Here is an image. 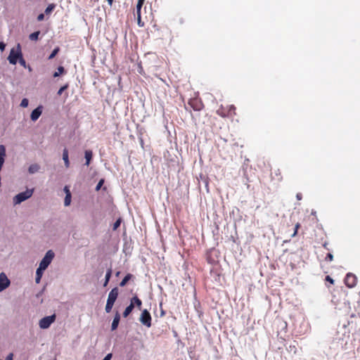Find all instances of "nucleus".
I'll return each instance as SVG.
<instances>
[{
  "mask_svg": "<svg viewBox=\"0 0 360 360\" xmlns=\"http://www.w3.org/2000/svg\"><path fill=\"white\" fill-rule=\"evenodd\" d=\"M22 55L21 46L20 44H18L15 48L11 50L8 60L11 64L15 65Z\"/></svg>",
  "mask_w": 360,
  "mask_h": 360,
  "instance_id": "obj_1",
  "label": "nucleus"
},
{
  "mask_svg": "<svg viewBox=\"0 0 360 360\" xmlns=\"http://www.w3.org/2000/svg\"><path fill=\"white\" fill-rule=\"evenodd\" d=\"M53 257H54V252L52 250L47 251L45 256L41 261V262L39 264V266L38 268L45 270L49 266V265L51 264Z\"/></svg>",
  "mask_w": 360,
  "mask_h": 360,
  "instance_id": "obj_2",
  "label": "nucleus"
},
{
  "mask_svg": "<svg viewBox=\"0 0 360 360\" xmlns=\"http://www.w3.org/2000/svg\"><path fill=\"white\" fill-rule=\"evenodd\" d=\"M33 193L32 190H26L24 192L20 193L18 195H16L13 198V203L15 205L20 204L22 202L26 200L27 199L30 198Z\"/></svg>",
  "mask_w": 360,
  "mask_h": 360,
  "instance_id": "obj_3",
  "label": "nucleus"
},
{
  "mask_svg": "<svg viewBox=\"0 0 360 360\" xmlns=\"http://www.w3.org/2000/svg\"><path fill=\"white\" fill-rule=\"evenodd\" d=\"M188 103L195 111H200L204 108L202 101L198 97L191 98Z\"/></svg>",
  "mask_w": 360,
  "mask_h": 360,
  "instance_id": "obj_4",
  "label": "nucleus"
},
{
  "mask_svg": "<svg viewBox=\"0 0 360 360\" xmlns=\"http://www.w3.org/2000/svg\"><path fill=\"white\" fill-rule=\"evenodd\" d=\"M141 323L148 328L151 326V316L147 309L142 311L140 319Z\"/></svg>",
  "mask_w": 360,
  "mask_h": 360,
  "instance_id": "obj_5",
  "label": "nucleus"
},
{
  "mask_svg": "<svg viewBox=\"0 0 360 360\" xmlns=\"http://www.w3.org/2000/svg\"><path fill=\"white\" fill-rule=\"evenodd\" d=\"M55 319H56L55 315L44 317L39 321V327L43 329L48 328L51 326V324L53 322H54Z\"/></svg>",
  "mask_w": 360,
  "mask_h": 360,
  "instance_id": "obj_6",
  "label": "nucleus"
},
{
  "mask_svg": "<svg viewBox=\"0 0 360 360\" xmlns=\"http://www.w3.org/2000/svg\"><path fill=\"white\" fill-rule=\"evenodd\" d=\"M356 282L357 278L354 274L352 273H348L346 275V277L345 278V283L348 288H354L356 285Z\"/></svg>",
  "mask_w": 360,
  "mask_h": 360,
  "instance_id": "obj_7",
  "label": "nucleus"
},
{
  "mask_svg": "<svg viewBox=\"0 0 360 360\" xmlns=\"http://www.w3.org/2000/svg\"><path fill=\"white\" fill-rule=\"evenodd\" d=\"M10 285V281L4 273L0 274V292L6 289Z\"/></svg>",
  "mask_w": 360,
  "mask_h": 360,
  "instance_id": "obj_8",
  "label": "nucleus"
},
{
  "mask_svg": "<svg viewBox=\"0 0 360 360\" xmlns=\"http://www.w3.org/2000/svg\"><path fill=\"white\" fill-rule=\"evenodd\" d=\"M118 294H119L118 288L117 287L112 288L108 294V297L107 301L114 304L118 297Z\"/></svg>",
  "mask_w": 360,
  "mask_h": 360,
  "instance_id": "obj_9",
  "label": "nucleus"
},
{
  "mask_svg": "<svg viewBox=\"0 0 360 360\" xmlns=\"http://www.w3.org/2000/svg\"><path fill=\"white\" fill-rule=\"evenodd\" d=\"M42 108L43 107L39 105L32 112L30 118L32 121L35 122L39 119L42 113Z\"/></svg>",
  "mask_w": 360,
  "mask_h": 360,
  "instance_id": "obj_10",
  "label": "nucleus"
},
{
  "mask_svg": "<svg viewBox=\"0 0 360 360\" xmlns=\"http://www.w3.org/2000/svg\"><path fill=\"white\" fill-rule=\"evenodd\" d=\"M217 113L222 117H230V113L227 112V106L224 107L222 105L217 110Z\"/></svg>",
  "mask_w": 360,
  "mask_h": 360,
  "instance_id": "obj_11",
  "label": "nucleus"
},
{
  "mask_svg": "<svg viewBox=\"0 0 360 360\" xmlns=\"http://www.w3.org/2000/svg\"><path fill=\"white\" fill-rule=\"evenodd\" d=\"M120 320V315L118 312H116L111 326L112 330H115L118 327Z\"/></svg>",
  "mask_w": 360,
  "mask_h": 360,
  "instance_id": "obj_12",
  "label": "nucleus"
},
{
  "mask_svg": "<svg viewBox=\"0 0 360 360\" xmlns=\"http://www.w3.org/2000/svg\"><path fill=\"white\" fill-rule=\"evenodd\" d=\"M130 304H132L134 307L136 306L139 309H141L142 302L137 296H134L131 299Z\"/></svg>",
  "mask_w": 360,
  "mask_h": 360,
  "instance_id": "obj_13",
  "label": "nucleus"
},
{
  "mask_svg": "<svg viewBox=\"0 0 360 360\" xmlns=\"http://www.w3.org/2000/svg\"><path fill=\"white\" fill-rule=\"evenodd\" d=\"M63 160L64 161L65 167L68 168L70 167V161H69V157H68V150L67 148H65L63 150Z\"/></svg>",
  "mask_w": 360,
  "mask_h": 360,
  "instance_id": "obj_14",
  "label": "nucleus"
},
{
  "mask_svg": "<svg viewBox=\"0 0 360 360\" xmlns=\"http://www.w3.org/2000/svg\"><path fill=\"white\" fill-rule=\"evenodd\" d=\"M92 151L91 150H86L85 151V159H86V163L85 165L86 166H89V164H90V162L91 160V158H92Z\"/></svg>",
  "mask_w": 360,
  "mask_h": 360,
  "instance_id": "obj_15",
  "label": "nucleus"
},
{
  "mask_svg": "<svg viewBox=\"0 0 360 360\" xmlns=\"http://www.w3.org/2000/svg\"><path fill=\"white\" fill-rule=\"evenodd\" d=\"M44 270L43 269H41L39 268H38L37 269V271H36V278H35V281L37 283H40V281H41V278L42 277V275H43V271Z\"/></svg>",
  "mask_w": 360,
  "mask_h": 360,
  "instance_id": "obj_16",
  "label": "nucleus"
},
{
  "mask_svg": "<svg viewBox=\"0 0 360 360\" xmlns=\"http://www.w3.org/2000/svg\"><path fill=\"white\" fill-rule=\"evenodd\" d=\"M132 275L130 274H128L126 275L124 278L122 280V281L120 283V286L124 287L127 283L131 278Z\"/></svg>",
  "mask_w": 360,
  "mask_h": 360,
  "instance_id": "obj_17",
  "label": "nucleus"
},
{
  "mask_svg": "<svg viewBox=\"0 0 360 360\" xmlns=\"http://www.w3.org/2000/svg\"><path fill=\"white\" fill-rule=\"evenodd\" d=\"M111 276H112V269H109L107 271L106 274H105V282L103 283V286L104 287H105L108 285V282H109V281L110 279Z\"/></svg>",
  "mask_w": 360,
  "mask_h": 360,
  "instance_id": "obj_18",
  "label": "nucleus"
},
{
  "mask_svg": "<svg viewBox=\"0 0 360 360\" xmlns=\"http://www.w3.org/2000/svg\"><path fill=\"white\" fill-rule=\"evenodd\" d=\"M134 308V307L133 304H130L128 307H127V308L124 311L123 316L124 317H127L130 314V313L132 311Z\"/></svg>",
  "mask_w": 360,
  "mask_h": 360,
  "instance_id": "obj_19",
  "label": "nucleus"
},
{
  "mask_svg": "<svg viewBox=\"0 0 360 360\" xmlns=\"http://www.w3.org/2000/svg\"><path fill=\"white\" fill-rule=\"evenodd\" d=\"M39 169V166L37 164L31 165L28 169L29 172L31 174H34V173L38 172Z\"/></svg>",
  "mask_w": 360,
  "mask_h": 360,
  "instance_id": "obj_20",
  "label": "nucleus"
},
{
  "mask_svg": "<svg viewBox=\"0 0 360 360\" xmlns=\"http://www.w3.org/2000/svg\"><path fill=\"white\" fill-rule=\"evenodd\" d=\"M57 70L58 71L55 72L53 75V77H57L59 75L65 73V70L63 66H59Z\"/></svg>",
  "mask_w": 360,
  "mask_h": 360,
  "instance_id": "obj_21",
  "label": "nucleus"
},
{
  "mask_svg": "<svg viewBox=\"0 0 360 360\" xmlns=\"http://www.w3.org/2000/svg\"><path fill=\"white\" fill-rule=\"evenodd\" d=\"M227 112L230 113V117L236 115V107L233 105H227Z\"/></svg>",
  "mask_w": 360,
  "mask_h": 360,
  "instance_id": "obj_22",
  "label": "nucleus"
},
{
  "mask_svg": "<svg viewBox=\"0 0 360 360\" xmlns=\"http://www.w3.org/2000/svg\"><path fill=\"white\" fill-rule=\"evenodd\" d=\"M55 8H56L55 4H50L45 9V13L46 15L50 14L54 10Z\"/></svg>",
  "mask_w": 360,
  "mask_h": 360,
  "instance_id": "obj_23",
  "label": "nucleus"
},
{
  "mask_svg": "<svg viewBox=\"0 0 360 360\" xmlns=\"http://www.w3.org/2000/svg\"><path fill=\"white\" fill-rule=\"evenodd\" d=\"M39 34H40L39 31L34 32L30 34L29 38L32 41H37V40H38Z\"/></svg>",
  "mask_w": 360,
  "mask_h": 360,
  "instance_id": "obj_24",
  "label": "nucleus"
},
{
  "mask_svg": "<svg viewBox=\"0 0 360 360\" xmlns=\"http://www.w3.org/2000/svg\"><path fill=\"white\" fill-rule=\"evenodd\" d=\"M71 198H72L71 194L67 193V195H65V200H64L65 206H68L70 205Z\"/></svg>",
  "mask_w": 360,
  "mask_h": 360,
  "instance_id": "obj_25",
  "label": "nucleus"
},
{
  "mask_svg": "<svg viewBox=\"0 0 360 360\" xmlns=\"http://www.w3.org/2000/svg\"><path fill=\"white\" fill-rule=\"evenodd\" d=\"M60 51V48L58 46L56 48H55L53 49V51H52V53L50 54V56H49V60H51L53 59L57 54Z\"/></svg>",
  "mask_w": 360,
  "mask_h": 360,
  "instance_id": "obj_26",
  "label": "nucleus"
},
{
  "mask_svg": "<svg viewBox=\"0 0 360 360\" xmlns=\"http://www.w3.org/2000/svg\"><path fill=\"white\" fill-rule=\"evenodd\" d=\"M68 86H69V84H65V85H63V86H61V87L59 89V90L58 91L57 94H58V96H60V95L63 94V92L68 88Z\"/></svg>",
  "mask_w": 360,
  "mask_h": 360,
  "instance_id": "obj_27",
  "label": "nucleus"
},
{
  "mask_svg": "<svg viewBox=\"0 0 360 360\" xmlns=\"http://www.w3.org/2000/svg\"><path fill=\"white\" fill-rule=\"evenodd\" d=\"M113 305H114V304L107 301V303H106V305H105V311L107 313L110 312L112 309Z\"/></svg>",
  "mask_w": 360,
  "mask_h": 360,
  "instance_id": "obj_28",
  "label": "nucleus"
},
{
  "mask_svg": "<svg viewBox=\"0 0 360 360\" xmlns=\"http://www.w3.org/2000/svg\"><path fill=\"white\" fill-rule=\"evenodd\" d=\"M137 24L140 27H143L144 26V22L141 20V14L137 15Z\"/></svg>",
  "mask_w": 360,
  "mask_h": 360,
  "instance_id": "obj_29",
  "label": "nucleus"
},
{
  "mask_svg": "<svg viewBox=\"0 0 360 360\" xmlns=\"http://www.w3.org/2000/svg\"><path fill=\"white\" fill-rule=\"evenodd\" d=\"M333 260V255L331 253H328L325 257V261L331 262Z\"/></svg>",
  "mask_w": 360,
  "mask_h": 360,
  "instance_id": "obj_30",
  "label": "nucleus"
},
{
  "mask_svg": "<svg viewBox=\"0 0 360 360\" xmlns=\"http://www.w3.org/2000/svg\"><path fill=\"white\" fill-rule=\"evenodd\" d=\"M121 219H117V221L113 224V230H116L120 226Z\"/></svg>",
  "mask_w": 360,
  "mask_h": 360,
  "instance_id": "obj_31",
  "label": "nucleus"
},
{
  "mask_svg": "<svg viewBox=\"0 0 360 360\" xmlns=\"http://www.w3.org/2000/svg\"><path fill=\"white\" fill-rule=\"evenodd\" d=\"M143 6V4L137 2L136 4V15L141 14V10Z\"/></svg>",
  "mask_w": 360,
  "mask_h": 360,
  "instance_id": "obj_32",
  "label": "nucleus"
},
{
  "mask_svg": "<svg viewBox=\"0 0 360 360\" xmlns=\"http://www.w3.org/2000/svg\"><path fill=\"white\" fill-rule=\"evenodd\" d=\"M29 101L27 98H23L21 101L20 105L23 108L27 107Z\"/></svg>",
  "mask_w": 360,
  "mask_h": 360,
  "instance_id": "obj_33",
  "label": "nucleus"
},
{
  "mask_svg": "<svg viewBox=\"0 0 360 360\" xmlns=\"http://www.w3.org/2000/svg\"><path fill=\"white\" fill-rule=\"evenodd\" d=\"M300 223H297L295 226V231H294V233H292V236L294 237L297 235V231L298 229H300Z\"/></svg>",
  "mask_w": 360,
  "mask_h": 360,
  "instance_id": "obj_34",
  "label": "nucleus"
},
{
  "mask_svg": "<svg viewBox=\"0 0 360 360\" xmlns=\"http://www.w3.org/2000/svg\"><path fill=\"white\" fill-rule=\"evenodd\" d=\"M18 60H19V63L20 64V65H22L24 68L26 67V61L23 58L22 56L20 58V59Z\"/></svg>",
  "mask_w": 360,
  "mask_h": 360,
  "instance_id": "obj_35",
  "label": "nucleus"
},
{
  "mask_svg": "<svg viewBox=\"0 0 360 360\" xmlns=\"http://www.w3.org/2000/svg\"><path fill=\"white\" fill-rule=\"evenodd\" d=\"M103 183H104V180L103 179H101L98 181V184L96 185V191H99L101 189L102 185L103 184Z\"/></svg>",
  "mask_w": 360,
  "mask_h": 360,
  "instance_id": "obj_36",
  "label": "nucleus"
},
{
  "mask_svg": "<svg viewBox=\"0 0 360 360\" xmlns=\"http://www.w3.org/2000/svg\"><path fill=\"white\" fill-rule=\"evenodd\" d=\"M326 281L329 282L330 284L334 283V280L330 276H326Z\"/></svg>",
  "mask_w": 360,
  "mask_h": 360,
  "instance_id": "obj_37",
  "label": "nucleus"
},
{
  "mask_svg": "<svg viewBox=\"0 0 360 360\" xmlns=\"http://www.w3.org/2000/svg\"><path fill=\"white\" fill-rule=\"evenodd\" d=\"M44 19V13H40V14L37 16V20H38V21H42Z\"/></svg>",
  "mask_w": 360,
  "mask_h": 360,
  "instance_id": "obj_38",
  "label": "nucleus"
},
{
  "mask_svg": "<svg viewBox=\"0 0 360 360\" xmlns=\"http://www.w3.org/2000/svg\"><path fill=\"white\" fill-rule=\"evenodd\" d=\"M5 47L6 44L3 41L0 42V50L4 51L5 49Z\"/></svg>",
  "mask_w": 360,
  "mask_h": 360,
  "instance_id": "obj_39",
  "label": "nucleus"
},
{
  "mask_svg": "<svg viewBox=\"0 0 360 360\" xmlns=\"http://www.w3.org/2000/svg\"><path fill=\"white\" fill-rule=\"evenodd\" d=\"M64 191L65 193V195H67V193L71 194L70 191L68 186H65Z\"/></svg>",
  "mask_w": 360,
  "mask_h": 360,
  "instance_id": "obj_40",
  "label": "nucleus"
},
{
  "mask_svg": "<svg viewBox=\"0 0 360 360\" xmlns=\"http://www.w3.org/2000/svg\"><path fill=\"white\" fill-rule=\"evenodd\" d=\"M13 354L10 353L6 358V360H13Z\"/></svg>",
  "mask_w": 360,
  "mask_h": 360,
  "instance_id": "obj_41",
  "label": "nucleus"
},
{
  "mask_svg": "<svg viewBox=\"0 0 360 360\" xmlns=\"http://www.w3.org/2000/svg\"><path fill=\"white\" fill-rule=\"evenodd\" d=\"M112 358V354H107L103 360H110Z\"/></svg>",
  "mask_w": 360,
  "mask_h": 360,
  "instance_id": "obj_42",
  "label": "nucleus"
},
{
  "mask_svg": "<svg viewBox=\"0 0 360 360\" xmlns=\"http://www.w3.org/2000/svg\"><path fill=\"white\" fill-rule=\"evenodd\" d=\"M296 198H297V200H301V199H302V194H301V193H297V194L296 195Z\"/></svg>",
  "mask_w": 360,
  "mask_h": 360,
  "instance_id": "obj_43",
  "label": "nucleus"
},
{
  "mask_svg": "<svg viewBox=\"0 0 360 360\" xmlns=\"http://www.w3.org/2000/svg\"><path fill=\"white\" fill-rule=\"evenodd\" d=\"M108 4L111 6L113 4L114 0H107Z\"/></svg>",
  "mask_w": 360,
  "mask_h": 360,
  "instance_id": "obj_44",
  "label": "nucleus"
},
{
  "mask_svg": "<svg viewBox=\"0 0 360 360\" xmlns=\"http://www.w3.org/2000/svg\"><path fill=\"white\" fill-rule=\"evenodd\" d=\"M145 0H138L139 3L144 4Z\"/></svg>",
  "mask_w": 360,
  "mask_h": 360,
  "instance_id": "obj_45",
  "label": "nucleus"
},
{
  "mask_svg": "<svg viewBox=\"0 0 360 360\" xmlns=\"http://www.w3.org/2000/svg\"><path fill=\"white\" fill-rule=\"evenodd\" d=\"M323 247H324V248H327L326 243H325V244L323 245Z\"/></svg>",
  "mask_w": 360,
  "mask_h": 360,
  "instance_id": "obj_46",
  "label": "nucleus"
}]
</instances>
